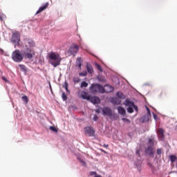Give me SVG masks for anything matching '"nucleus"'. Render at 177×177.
<instances>
[{
  "label": "nucleus",
  "instance_id": "nucleus-1",
  "mask_svg": "<svg viewBox=\"0 0 177 177\" xmlns=\"http://www.w3.org/2000/svg\"><path fill=\"white\" fill-rule=\"evenodd\" d=\"M48 57L50 59V63L52 64V66H53V67L60 66V62H62L60 55L56 54L55 53H48Z\"/></svg>",
  "mask_w": 177,
  "mask_h": 177
},
{
  "label": "nucleus",
  "instance_id": "nucleus-2",
  "mask_svg": "<svg viewBox=\"0 0 177 177\" xmlns=\"http://www.w3.org/2000/svg\"><path fill=\"white\" fill-rule=\"evenodd\" d=\"M90 91L91 93H104L106 90L104 87L99 84H93L90 87Z\"/></svg>",
  "mask_w": 177,
  "mask_h": 177
},
{
  "label": "nucleus",
  "instance_id": "nucleus-3",
  "mask_svg": "<svg viewBox=\"0 0 177 177\" xmlns=\"http://www.w3.org/2000/svg\"><path fill=\"white\" fill-rule=\"evenodd\" d=\"M124 106H127L128 108L127 109V113L131 114L133 113V109L135 111H138V106L135 105V102L130 101L129 100L127 99L124 102Z\"/></svg>",
  "mask_w": 177,
  "mask_h": 177
},
{
  "label": "nucleus",
  "instance_id": "nucleus-4",
  "mask_svg": "<svg viewBox=\"0 0 177 177\" xmlns=\"http://www.w3.org/2000/svg\"><path fill=\"white\" fill-rule=\"evenodd\" d=\"M12 59L16 63H20L23 61V55L20 53V50H15L12 54Z\"/></svg>",
  "mask_w": 177,
  "mask_h": 177
},
{
  "label": "nucleus",
  "instance_id": "nucleus-5",
  "mask_svg": "<svg viewBox=\"0 0 177 177\" xmlns=\"http://www.w3.org/2000/svg\"><path fill=\"white\" fill-rule=\"evenodd\" d=\"M11 41L17 46L20 45V33L19 32H15L12 33Z\"/></svg>",
  "mask_w": 177,
  "mask_h": 177
},
{
  "label": "nucleus",
  "instance_id": "nucleus-6",
  "mask_svg": "<svg viewBox=\"0 0 177 177\" xmlns=\"http://www.w3.org/2000/svg\"><path fill=\"white\" fill-rule=\"evenodd\" d=\"M25 59H32L35 56V51L32 48H26L24 51Z\"/></svg>",
  "mask_w": 177,
  "mask_h": 177
},
{
  "label": "nucleus",
  "instance_id": "nucleus-7",
  "mask_svg": "<svg viewBox=\"0 0 177 177\" xmlns=\"http://www.w3.org/2000/svg\"><path fill=\"white\" fill-rule=\"evenodd\" d=\"M78 50H80V48L78 47V46L76 44H73L68 50L67 53L69 54V56H71V55H73V56H75V55L78 53Z\"/></svg>",
  "mask_w": 177,
  "mask_h": 177
},
{
  "label": "nucleus",
  "instance_id": "nucleus-8",
  "mask_svg": "<svg viewBox=\"0 0 177 177\" xmlns=\"http://www.w3.org/2000/svg\"><path fill=\"white\" fill-rule=\"evenodd\" d=\"M101 110L102 111V115L107 117H113V110H111V108L109 106H104L103 108H101Z\"/></svg>",
  "mask_w": 177,
  "mask_h": 177
},
{
  "label": "nucleus",
  "instance_id": "nucleus-9",
  "mask_svg": "<svg viewBox=\"0 0 177 177\" xmlns=\"http://www.w3.org/2000/svg\"><path fill=\"white\" fill-rule=\"evenodd\" d=\"M24 45L26 49H31V48H34V46H35V42L31 39H25Z\"/></svg>",
  "mask_w": 177,
  "mask_h": 177
},
{
  "label": "nucleus",
  "instance_id": "nucleus-10",
  "mask_svg": "<svg viewBox=\"0 0 177 177\" xmlns=\"http://www.w3.org/2000/svg\"><path fill=\"white\" fill-rule=\"evenodd\" d=\"M145 154L147 156H149L152 158L154 157V153L156 151H154V147L151 146H148L147 148H145Z\"/></svg>",
  "mask_w": 177,
  "mask_h": 177
},
{
  "label": "nucleus",
  "instance_id": "nucleus-11",
  "mask_svg": "<svg viewBox=\"0 0 177 177\" xmlns=\"http://www.w3.org/2000/svg\"><path fill=\"white\" fill-rule=\"evenodd\" d=\"M84 131L86 135H88V136H93L95 135V130L91 127H85Z\"/></svg>",
  "mask_w": 177,
  "mask_h": 177
},
{
  "label": "nucleus",
  "instance_id": "nucleus-12",
  "mask_svg": "<svg viewBox=\"0 0 177 177\" xmlns=\"http://www.w3.org/2000/svg\"><path fill=\"white\" fill-rule=\"evenodd\" d=\"M48 6H49V3L47 2L39 8L35 15H39V13L44 12L45 9H48Z\"/></svg>",
  "mask_w": 177,
  "mask_h": 177
},
{
  "label": "nucleus",
  "instance_id": "nucleus-13",
  "mask_svg": "<svg viewBox=\"0 0 177 177\" xmlns=\"http://www.w3.org/2000/svg\"><path fill=\"white\" fill-rule=\"evenodd\" d=\"M80 97L84 100H91V96L89 95V94L88 93H86L85 91L82 92Z\"/></svg>",
  "mask_w": 177,
  "mask_h": 177
},
{
  "label": "nucleus",
  "instance_id": "nucleus-14",
  "mask_svg": "<svg viewBox=\"0 0 177 177\" xmlns=\"http://www.w3.org/2000/svg\"><path fill=\"white\" fill-rule=\"evenodd\" d=\"M164 129H158V136L161 140H164L165 136L164 135Z\"/></svg>",
  "mask_w": 177,
  "mask_h": 177
},
{
  "label": "nucleus",
  "instance_id": "nucleus-15",
  "mask_svg": "<svg viewBox=\"0 0 177 177\" xmlns=\"http://www.w3.org/2000/svg\"><path fill=\"white\" fill-rule=\"evenodd\" d=\"M112 104H121V99L117 97H113L111 99Z\"/></svg>",
  "mask_w": 177,
  "mask_h": 177
},
{
  "label": "nucleus",
  "instance_id": "nucleus-16",
  "mask_svg": "<svg viewBox=\"0 0 177 177\" xmlns=\"http://www.w3.org/2000/svg\"><path fill=\"white\" fill-rule=\"evenodd\" d=\"M90 100L93 104H99V103H100V98L96 96L92 97L90 98Z\"/></svg>",
  "mask_w": 177,
  "mask_h": 177
},
{
  "label": "nucleus",
  "instance_id": "nucleus-17",
  "mask_svg": "<svg viewBox=\"0 0 177 177\" xmlns=\"http://www.w3.org/2000/svg\"><path fill=\"white\" fill-rule=\"evenodd\" d=\"M104 93H110L114 91V87L110 86V85H106L104 88Z\"/></svg>",
  "mask_w": 177,
  "mask_h": 177
},
{
  "label": "nucleus",
  "instance_id": "nucleus-18",
  "mask_svg": "<svg viewBox=\"0 0 177 177\" xmlns=\"http://www.w3.org/2000/svg\"><path fill=\"white\" fill-rule=\"evenodd\" d=\"M118 111L119 114H121V115H125V114H127L125 109H124L122 106L118 107Z\"/></svg>",
  "mask_w": 177,
  "mask_h": 177
},
{
  "label": "nucleus",
  "instance_id": "nucleus-19",
  "mask_svg": "<svg viewBox=\"0 0 177 177\" xmlns=\"http://www.w3.org/2000/svg\"><path fill=\"white\" fill-rule=\"evenodd\" d=\"M82 66V62L81 61V57H77L76 59V67H78L81 70Z\"/></svg>",
  "mask_w": 177,
  "mask_h": 177
},
{
  "label": "nucleus",
  "instance_id": "nucleus-20",
  "mask_svg": "<svg viewBox=\"0 0 177 177\" xmlns=\"http://www.w3.org/2000/svg\"><path fill=\"white\" fill-rule=\"evenodd\" d=\"M86 70L88 74H93V67H92L91 64H86Z\"/></svg>",
  "mask_w": 177,
  "mask_h": 177
},
{
  "label": "nucleus",
  "instance_id": "nucleus-21",
  "mask_svg": "<svg viewBox=\"0 0 177 177\" xmlns=\"http://www.w3.org/2000/svg\"><path fill=\"white\" fill-rule=\"evenodd\" d=\"M116 96L119 98V99H125V95H124V93H122V92L121 91H118L116 93Z\"/></svg>",
  "mask_w": 177,
  "mask_h": 177
},
{
  "label": "nucleus",
  "instance_id": "nucleus-22",
  "mask_svg": "<svg viewBox=\"0 0 177 177\" xmlns=\"http://www.w3.org/2000/svg\"><path fill=\"white\" fill-rule=\"evenodd\" d=\"M148 146H151V147H154V138H149L148 140Z\"/></svg>",
  "mask_w": 177,
  "mask_h": 177
},
{
  "label": "nucleus",
  "instance_id": "nucleus-23",
  "mask_svg": "<svg viewBox=\"0 0 177 177\" xmlns=\"http://www.w3.org/2000/svg\"><path fill=\"white\" fill-rule=\"evenodd\" d=\"M19 67L21 68V70L26 73H27V68L26 67V66L22 65V64H19Z\"/></svg>",
  "mask_w": 177,
  "mask_h": 177
},
{
  "label": "nucleus",
  "instance_id": "nucleus-24",
  "mask_svg": "<svg viewBox=\"0 0 177 177\" xmlns=\"http://www.w3.org/2000/svg\"><path fill=\"white\" fill-rule=\"evenodd\" d=\"M170 160H171V162L172 163H174V162H175V161H176L177 158L176 156L171 155V156H170Z\"/></svg>",
  "mask_w": 177,
  "mask_h": 177
},
{
  "label": "nucleus",
  "instance_id": "nucleus-25",
  "mask_svg": "<svg viewBox=\"0 0 177 177\" xmlns=\"http://www.w3.org/2000/svg\"><path fill=\"white\" fill-rule=\"evenodd\" d=\"M96 68L100 71V73H103V68L100 66L99 64H95Z\"/></svg>",
  "mask_w": 177,
  "mask_h": 177
},
{
  "label": "nucleus",
  "instance_id": "nucleus-26",
  "mask_svg": "<svg viewBox=\"0 0 177 177\" xmlns=\"http://www.w3.org/2000/svg\"><path fill=\"white\" fill-rule=\"evenodd\" d=\"M63 88L66 89V92H68V83H67V82H64V84L63 85Z\"/></svg>",
  "mask_w": 177,
  "mask_h": 177
},
{
  "label": "nucleus",
  "instance_id": "nucleus-27",
  "mask_svg": "<svg viewBox=\"0 0 177 177\" xmlns=\"http://www.w3.org/2000/svg\"><path fill=\"white\" fill-rule=\"evenodd\" d=\"M79 75L80 77H86V75H88V73L86 71L82 72V73H80Z\"/></svg>",
  "mask_w": 177,
  "mask_h": 177
},
{
  "label": "nucleus",
  "instance_id": "nucleus-28",
  "mask_svg": "<svg viewBox=\"0 0 177 177\" xmlns=\"http://www.w3.org/2000/svg\"><path fill=\"white\" fill-rule=\"evenodd\" d=\"M88 87V84L86 82H82L81 84V88H87Z\"/></svg>",
  "mask_w": 177,
  "mask_h": 177
},
{
  "label": "nucleus",
  "instance_id": "nucleus-29",
  "mask_svg": "<svg viewBox=\"0 0 177 177\" xmlns=\"http://www.w3.org/2000/svg\"><path fill=\"white\" fill-rule=\"evenodd\" d=\"M62 97L64 102L67 100V95H66V93L63 92L62 94Z\"/></svg>",
  "mask_w": 177,
  "mask_h": 177
},
{
  "label": "nucleus",
  "instance_id": "nucleus-30",
  "mask_svg": "<svg viewBox=\"0 0 177 177\" xmlns=\"http://www.w3.org/2000/svg\"><path fill=\"white\" fill-rule=\"evenodd\" d=\"M22 100L25 102L26 104L28 103V97L26 95L22 97Z\"/></svg>",
  "mask_w": 177,
  "mask_h": 177
},
{
  "label": "nucleus",
  "instance_id": "nucleus-31",
  "mask_svg": "<svg viewBox=\"0 0 177 177\" xmlns=\"http://www.w3.org/2000/svg\"><path fill=\"white\" fill-rule=\"evenodd\" d=\"M3 19H6V15L3 14H0V20L3 21Z\"/></svg>",
  "mask_w": 177,
  "mask_h": 177
},
{
  "label": "nucleus",
  "instance_id": "nucleus-32",
  "mask_svg": "<svg viewBox=\"0 0 177 177\" xmlns=\"http://www.w3.org/2000/svg\"><path fill=\"white\" fill-rule=\"evenodd\" d=\"M50 129L53 131V132H57V129L53 126L50 127Z\"/></svg>",
  "mask_w": 177,
  "mask_h": 177
},
{
  "label": "nucleus",
  "instance_id": "nucleus-33",
  "mask_svg": "<svg viewBox=\"0 0 177 177\" xmlns=\"http://www.w3.org/2000/svg\"><path fill=\"white\" fill-rule=\"evenodd\" d=\"M156 153H157V154H158V156H161V153H162L161 149H160V148L157 149Z\"/></svg>",
  "mask_w": 177,
  "mask_h": 177
},
{
  "label": "nucleus",
  "instance_id": "nucleus-34",
  "mask_svg": "<svg viewBox=\"0 0 177 177\" xmlns=\"http://www.w3.org/2000/svg\"><path fill=\"white\" fill-rule=\"evenodd\" d=\"M93 120H94V121H97V120H99V117H97V115H95L93 116Z\"/></svg>",
  "mask_w": 177,
  "mask_h": 177
},
{
  "label": "nucleus",
  "instance_id": "nucleus-35",
  "mask_svg": "<svg viewBox=\"0 0 177 177\" xmlns=\"http://www.w3.org/2000/svg\"><path fill=\"white\" fill-rule=\"evenodd\" d=\"M1 80H3V81H5L6 82H8V79L5 77H2Z\"/></svg>",
  "mask_w": 177,
  "mask_h": 177
},
{
  "label": "nucleus",
  "instance_id": "nucleus-36",
  "mask_svg": "<svg viewBox=\"0 0 177 177\" xmlns=\"http://www.w3.org/2000/svg\"><path fill=\"white\" fill-rule=\"evenodd\" d=\"M136 154L137 156H138L139 157H140V152H139V150H137V151H136Z\"/></svg>",
  "mask_w": 177,
  "mask_h": 177
},
{
  "label": "nucleus",
  "instance_id": "nucleus-37",
  "mask_svg": "<svg viewBox=\"0 0 177 177\" xmlns=\"http://www.w3.org/2000/svg\"><path fill=\"white\" fill-rule=\"evenodd\" d=\"M147 111L148 114L150 115L151 113H150V109L149 108H147Z\"/></svg>",
  "mask_w": 177,
  "mask_h": 177
},
{
  "label": "nucleus",
  "instance_id": "nucleus-38",
  "mask_svg": "<svg viewBox=\"0 0 177 177\" xmlns=\"http://www.w3.org/2000/svg\"><path fill=\"white\" fill-rule=\"evenodd\" d=\"M100 110H102V108H100V109H97L96 113L99 114L100 113Z\"/></svg>",
  "mask_w": 177,
  "mask_h": 177
},
{
  "label": "nucleus",
  "instance_id": "nucleus-39",
  "mask_svg": "<svg viewBox=\"0 0 177 177\" xmlns=\"http://www.w3.org/2000/svg\"><path fill=\"white\" fill-rule=\"evenodd\" d=\"M0 53L1 55H3V49L0 48Z\"/></svg>",
  "mask_w": 177,
  "mask_h": 177
},
{
  "label": "nucleus",
  "instance_id": "nucleus-40",
  "mask_svg": "<svg viewBox=\"0 0 177 177\" xmlns=\"http://www.w3.org/2000/svg\"><path fill=\"white\" fill-rule=\"evenodd\" d=\"M147 165H149V167H153V165L151 162H148Z\"/></svg>",
  "mask_w": 177,
  "mask_h": 177
},
{
  "label": "nucleus",
  "instance_id": "nucleus-41",
  "mask_svg": "<svg viewBox=\"0 0 177 177\" xmlns=\"http://www.w3.org/2000/svg\"><path fill=\"white\" fill-rule=\"evenodd\" d=\"M80 162H82V164H84V165H85V164H86V163H85V161H84V160H80Z\"/></svg>",
  "mask_w": 177,
  "mask_h": 177
},
{
  "label": "nucleus",
  "instance_id": "nucleus-42",
  "mask_svg": "<svg viewBox=\"0 0 177 177\" xmlns=\"http://www.w3.org/2000/svg\"><path fill=\"white\" fill-rule=\"evenodd\" d=\"M153 118H154L155 120H157V115H156V114L153 115Z\"/></svg>",
  "mask_w": 177,
  "mask_h": 177
},
{
  "label": "nucleus",
  "instance_id": "nucleus-43",
  "mask_svg": "<svg viewBox=\"0 0 177 177\" xmlns=\"http://www.w3.org/2000/svg\"><path fill=\"white\" fill-rule=\"evenodd\" d=\"M92 175H95V176H97V175L96 174V171L92 172Z\"/></svg>",
  "mask_w": 177,
  "mask_h": 177
},
{
  "label": "nucleus",
  "instance_id": "nucleus-44",
  "mask_svg": "<svg viewBox=\"0 0 177 177\" xmlns=\"http://www.w3.org/2000/svg\"><path fill=\"white\" fill-rule=\"evenodd\" d=\"M122 121H129L127 118H122Z\"/></svg>",
  "mask_w": 177,
  "mask_h": 177
},
{
  "label": "nucleus",
  "instance_id": "nucleus-45",
  "mask_svg": "<svg viewBox=\"0 0 177 177\" xmlns=\"http://www.w3.org/2000/svg\"><path fill=\"white\" fill-rule=\"evenodd\" d=\"M103 146H104V147H109V145L104 144Z\"/></svg>",
  "mask_w": 177,
  "mask_h": 177
}]
</instances>
